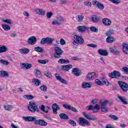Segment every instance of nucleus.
<instances>
[{"instance_id": "nucleus-59", "label": "nucleus", "mask_w": 128, "mask_h": 128, "mask_svg": "<svg viewBox=\"0 0 128 128\" xmlns=\"http://www.w3.org/2000/svg\"><path fill=\"white\" fill-rule=\"evenodd\" d=\"M84 18V17L82 15H78V22H82V20Z\"/></svg>"}, {"instance_id": "nucleus-48", "label": "nucleus", "mask_w": 128, "mask_h": 128, "mask_svg": "<svg viewBox=\"0 0 128 128\" xmlns=\"http://www.w3.org/2000/svg\"><path fill=\"white\" fill-rule=\"evenodd\" d=\"M4 108L6 110H10L12 108V105H5Z\"/></svg>"}, {"instance_id": "nucleus-64", "label": "nucleus", "mask_w": 128, "mask_h": 128, "mask_svg": "<svg viewBox=\"0 0 128 128\" xmlns=\"http://www.w3.org/2000/svg\"><path fill=\"white\" fill-rule=\"evenodd\" d=\"M96 102H98V100L94 98L91 101V104H96Z\"/></svg>"}, {"instance_id": "nucleus-27", "label": "nucleus", "mask_w": 128, "mask_h": 128, "mask_svg": "<svg viewBox=\"0 0 128 128\" xmlns=\"http://www.w3.org/2000/svg\"><path fill=\"white\" fill-rule=\"evenodd\" d=\"M118 98L124 104H128V102H126V98L124 96H118Z\"/></svg>"}, {"instance_id": "nucleus-14", "label": "nucleus", "mask_w": 128, "mask_h": 128, "mask_svg": "<svg viewBox=\"0 0 128 128\" xmlns=\"http://www.w3.org/2000/svg\"><path fill=\"white\" fill-rule=\"evenodd\" d=\"M55 76L57 80L60 82L64 84H68V81H66V80L62 79L58 74H55Z\"/></svg>"}, {"instance_id": "nucleus-1", "label": "nucleus", "mask_w": 128, "mask_h": 128, "mask_svg": "<svg viewBox=\"0 0 128 128\" xmlns=\"http://www.w3.org/2000/svg\"><path fill=\"white\" fill-rule=\"evenodd\" d=\"M74 39L72 40L71 44H72L75 46H78V44H82L84 42V38L80 36L74 35Z\"/></svg>"}, {"instance_id": "nucleus-11", "label": "nucleus", "mask_w": 128, "mask_h": 128, "mask_svg": "<svg viewBox=\"0 0 128 128\" xmlns=\"http://www.w3.org/2000/svg\"><path fill=\"white\" fill-rule=\"evenodd\" d=\"M86 76V80H94V78H96V72H92L88 73Z\"/></svg>"}, {"instance_id": "nucleus-42", "label": "nucleus", "mask_w": 128, "mask_h": 128, "mask_svg": "<svg viewBox=\"0 0 128 128\" xmlns=\"http://www.w3.org/2000/svg\"><path fill=\"white\" fill-rule=\"evenodd\" d=\"M40 88L44 92H48V88L44 85H42L41 86H40Z\"/></svg>"}, {"instance_id": "nucleus-60", "label": "nucleus", "mask_w": 128, "mask_h": 128, "mask_svg": "<svg viewBox=\"0 0 128 128\" xmlns=\"http://www.w3.org/2000/svg\"><path fill=\"white\" fill-rule=\"evenodd\" d=\"M84 4L86 6H92V2L88 1L84 2Z\"/></svg>"}, {"instance_id": "nucleus-38", "label": "nucleus", "mask_w": 128, "mask_h": 128, "mask_svg": "<svg viewBox=\"0 0 128 128\" xmlns=\"http://www.w3.org/2000/svg\"><path fill=\"white\" fill-rule=\"evenodd\" d=\"M68 62H70V60H66L64 58H61L58 61V64H68Z\"/></svg>"}, {"instance_id": "nucleus-39", "label": "nucleus", "mask_w": 128, "mask_h": 128, "mask_svg": "<svg viewBox=\"0 0 128 128\" xmlns=\"http://www.w3.org/2000/svg\"><path fill=\"white\" fill-rule=\"evenodd\" d=\"M2 28L4 30H6V31L10 30V26L8 25L3 24H2Z\"/></svg>"}, {"instance_id": "nucleus-4", "label": "nucleus", "mask_w": 128, "mask_h": 128, "mask_svg": "<svg viewBox=\"0 0 128 128\" xmlns=\"http://www.w3.org/2000/svg\"><path fill=\"white\" fill-rule=\"evenodd\" d=\"M78 124L82 126H90V122L86 119L82 117L79 118Z\"/></svg>"}, {"instance_id": "nucleus-16", "label": "nucleus", "mask_w": 128, "mask_h": 128, "mask_svg": "<svg viewBox=\"0 0 128 128\" xmlns=\"http://www.w3.org/2000/svg\"><path fill=\"white\" fill-rule=\"evenodd\" d=\"M100 110V106L98 104H96L94 106L92 105H90L88 106L86 108V110Z\"/></svg>"}, {"instance_id": "nucleus-26", "label": "nucleus", "mask_w": 128, "mask_h": 128, "mask_svg": "<svg viewBox=\"0 0 128 128\" xmlns=\"http://www.w3.org/2000/svg\"><path fill=\"white\" fill-rule=\"evenodd\" d=\"M22 68H26V70H30L32 66V64L26 63H22Z\"/></svg>"}, {"instance_id": "nucleus-30", "label": "nucleus", "mask_w": 128, "mask_h": 128, "mask_svg": "<svg viewBox=\"0 0 128 128\" xmlns=\"http://www.w3.org/2000/svg\"><path fill=\"white\" fill-rule=\"evenodd\" d=\"M8 52V48L6 46H0V54H2V52Z\"/></svg>"}, {"instance_id": "nucleus-37", "label": "nucleus", "mask_w": 128, "mask_h": 128, "mask_svg": "<svg viewBox=\"0 0 128 128\" xmlns=\"http://www.w3.org/2000/svg\"><path fill=\"white\" fill-rule=\"evenodd\" d=\"M106 42H107L108 44H112V42H114V37L108 36L106 39Z\"/></svg>"}, {"instance_id": "nucleus-23", "label": "nucleus", "mask_w": 128, "mask_h": 128, "mask_svg": "<svg viewBox=\"0 0 128 128\" xmlns=\"http://www.w3.org/2000/svg\"><path fill=\"white\" fill-rule=\"evenodd\" d=\"M83 114L87 120H96V118L88 116L86 112H83Z\"/></svg>"}, {"instance_id": "nucleus-22", "label": "nucleus", "mask_w": 128, "mask_h": 128, "mask_svg": "<svg viewBox=\"0 0 128 128\" xmlns=\"http://www.w3.org/2000/svg\"><path fill=\"white\" fill-rule=\"evenodd\" d=\"M35 12L40 16H44V14H46V11L42 9L36 8V9Z\"/></svg>"}, {"instance_id": "nucleus-41", "label": "nucleus", "mask_w": 128, "mask_h": 128, "mask_svg": "<svg viewBox=\"0 0 128 128\" xmlns=\"http://www.w3.org/2000/svg\"><path fill=\"white\" fill-rule=\"evenodd\" d=\"M97 6L100 10H102L104 8V6L100 2H98V4H97Z\"/></svg>"}, {"instance_id": "nucleus-43", "label": "nucleus", "mask_w": 128, "mask_h": 128, "mask_svg": "<svg viewBox=\"0 0 128 128\" xmlns=\"http://www.w3.org/2000/svg\"><path fill=\"white\" fill-rule=\"evenodd\" d=\"M0 64H4V66H8V64H10L8 61H6L4 60H0Z\"/></svg>"}, {"instance_id": "nucleus-5", "label": "nucleus", "mask_w": 128, "mask_h": 128, "mask_svg": "<svg viewBox=\"0 0 128 128\" xmlns=\"http://www.w3.org/2000/svg\"><path fill=\"white\" fill-rule=\"evenodd\" d=\"M118 84L120 86L121 90H123V92H126L128 90V84L122 82V81H118Z\"/></svg>"}, {"instance_id": "nucleus-8", "label": "nucleus", "mask_w": 128, "mask_h": 128, "mask_svg": "<svg viewBox=\"0 0 128 128\" xmlns=\"http://www.w3.org/2000/svg\"><path fill=\"white\" fill-rule=\"evenodd\" d=\"M62 106L66 110H72V112H78V110L76 108L72 107V106L66 104H64L62 105Z\"/></svg>"}, {"instance_id": "nucleus-34", "label": "nucleus", "mask_w": 128, "mask_h": 128, "mask_svg": "<svg viewBox=\"0 0 128 128\" xmlns=\"http://www.w3.org/2000/svg\"><path fill=\"white\" fill-rule=\"evenodd\" d=\"M34 74H36V76L39 78H42V76H38V74L40 76H42V72H40V71L38 69H34Z\"/></svg>"}, {"instance_id": "nucleus-51", "label": "nucleus", "mask_w": 128, "mask_h": 128, "mask_svg": "<svg viewBox=\"0 0 128 128\" xmlns=\"http://www.w3.org/2000/svg\"><path fill=\"white\" fill-rule=\"evenodd\" d=\"M52 24H54L55 26H56V25L62 26V22H58V20L53 21V22H52Z\"/></svg>"}, {"instance_id": "nucleus-18", "label": "nucleus", "mask_w": 128, "mask_h": 128, "mask_svg": "<svg viewBox=\"0 0 128 128\" xmlns=\"http://www.w3.org/2000/svg\"><path fill=\"white\" fill-rule=\"evenodd\" d=\"M102 22L104 24V26H107L112 24V21H110L108 18H104L102 19Z\"/></svg>"}, {"instance_id": "nucleus-61", "label": "nucleus", "mask_w": 128, "mask_h": 128, "mask_svg": "<svg viewBox=\"0 0 128 128\" xmlns=\"http://www.w3.org/2000/svg\"><path fill=\"white\" fill-rule=\"evenodd\" d=\"M38 62L39 64H46V62L44 60H38Z\"/></svg>"}, {"instance_id": "nucleus-45", "label": "nucleus", "mask_w": 128, "mask_h": 128, "mask_svg": "<svg viewBox=\"0 0 128 128\" xmlns=\"http://www.w3.org/2000/svg\"><path fill=\"white\" fill-rule=\"evenodd\" d=\"M101 112H108L110 109L106 107H101Z\"/></svg>"}, {"instance_id": "nucleus-52", "label": "nucleus", "mask_w": 128, "mask_h": 128, "mask_svg": "<svg viewBox=\"0 0 128 128\" xmlns=\"http://www.w3.org/2000/svg\"><path fill=\"white\" fill-rule=\"evenodd\" d=\"M109 118H112V120H118V118L114 115H110Z\"/></svg>"}, {"instance_id": "nucleus-12", "label": "nucleus", "mask_w": 128, "mask_h": 128, "mask_svg": "<svg viewBox=\"0 0 128 128\" xmlns=\"http://www.w3.org/2000/svg\"><path fill=\"white\" fill-rule=\"evenodd\" d=\"M72 74H74V76H80L82 74V73L80 72V70L76 68H73L72 70Z\"/></svg>"}, {"instance_id": "nucleus-10", "label": "nucleus", "mask_w": 128, "mask_h": 128, "mask_svg": "<svg viewBox=\"0 0 128 128\" xmlns=\"http://www.w3.org/2000/svg\"><path fill=\"white\" fill-rule=\"evenodd\" d=\"M23 118L25 122H34V124H36V117L32 116H24Z\"/></svg>"}, {"instance_id": "nucleus-7", "label": "nucleus", "mask_w": 128, "mask_h": 128, "mask_svg": "<svg viewBox=\"0 0 128 128\" xmlns=\"http://www.w3.org/2000/svg\"><path fill=\"white\" fill-rule=\"evenodd\" d=\"M108 76L111 78H117L120 76V72L118 71L114 70L108 74Z\"/></svg>"}, {"instance_id": "nucleus-33", "label": "nucleus", "mask_w": 128, "mask_h": 128, "mask_svg": "<svg viewBox=\"0 0 128 128\" xmlns=\"http://www.w3.org/2000/svg\"><path fill=\"white\" fill-rule=\"evenodd\" d=\"M34 50H35V52H42V54H44V49L42 48L40 46H37V47H35L34 48Z\"/></svg>"}, {"instance_id": "nucleus-20", "label": "nucleus", "mask_w": 128, "mask_h": 128, "mask_svg": "<svg viewBox=\"0 0 128 128\" xmlns=\"http://www.w3.org/2000/svg\"><path fill=\"white\" fill-rule=\"evenodd\" d=\"M72 68V64H67L66 66H62V70H66V72H68L70 68Z\"/></svg>"}, {"instance_id": "nucleus-25", "label": "nucleus", "mask_w": 128, "mask_h": 128, "mask_svg": "<svg viewBox=\"0 0 128 128\" xmlns=\"http://www.w3.org/2000/svg\"><path fill=\"white\" fill-rule=\"evenodd\" d=\"M123 49L122 50L124 54H128V44L126 43L122 44Z\"/></svg>"}, {"instance_id": "nucleus-57", "label": "nucleus", "mask_w": 128, "mask_h": 128, "mask_svg": "<svg viewBox=\"0 0 128 128\" xmlns=\"http://www.w3.org/2000/svg\"><path fill=\"white\" fill-rule=\"evenodd\" d=\"M95 82L97 84H98V86H104V83L98 79L95 80Z\"/></svg>"}, {"instance_id": "nucleus-62", "label": "nucleus", "mask_w": 128, "mask_h": 128, "mask_svg": "<svg viewBox=\"0 0 128 128\" xmlns=\"http://www.w3.org/2000/svg\"><path fill=\"white\" fill-rule=\"evenodd\" d=\"M53 15L52 12H48L46 14V16L48 18H52V16Z\"/></svg>"}, {"instance_id": "nucleus-47", "label": "nucleus", "mask_w": 128, "mask_h": 128, "mask_svg": "<svg viewBox=\"0 0 128 128\" xmlns=\"http://www.w3.org/2000/svg\"><path fill=\"white\" fill-rule=\"evenodd\" d=\"M109 1L115 4H120L122 2L120 0H109Z\"/></svg>"}, {"instance_id": "nucleus-32", "label": "nucleus", "mask_w": 128, "mask_h": 128, "mask_svg": "<svg viewBox=\"0 0 128 128\" xmlns=\"http://www.w3.org/2000/svg\"><path fill=\"white\" fill-rule=\"evenodd\" d=\"M52 108L53 110V113L54 114H58L57 108H58V104H54L52 106Z\"/></svg>"}, {"instance_id": "nucleus-49", "label": "nucleus", "mask_w": 128, "mask_h": 128, "mask_svg": "<svg viewBox=\"0 0 128 128\" xmlns=\"http://www.w3.org/2000/svg\"><path fill=\"white\" fill-rule=\"evenodd\" d=\"M68 124H71L73 126H76V123L74 120H70L68 122Z\"/></svg>"}, {"instance_id": "nucleus-35", "label": "nucleus", "mask_w": 128, "mask_h": 128, "mask_svg": "<svg viewBox=\"0 0 128 128\" xmlns=\"http://www.w3.org/2000/svg\"><path fill=\"white\" fill-rule=\"evenodd\" d=\"M91 20L93 22H100V18L96 15L92 16L91 17Z\"/></svg>"}, {"instance_id": "nucleus-24", "label": "nucleus", "mask_w": 128, "mask_h": 128, "mask_svg": "<svg viewBox=\"0 0 128 128\" xmlns=\"http://www.w3.org/2000/svg\"><path fill=\"white\" fill-rule=\"evenodd\" d=\"M19 52L22 54H28L30 52V49L26 48H21L19 50Z\"/></svg>"}, {"instance_id": "nucleus-15", "label": "nucleus", "mask_w": 128, "mask_h": 128, "mask_svg": "<svg viewBox=\"0 0 128 128\" xmlns=\"http://www.w3.org/2000/svg\"><path fill=\"white\" fill-rule=\"evenodd\" d=\"M28 42L30 44H32V46H34V44L36 42V38L34 37V36L30 37L28 38Z\"/></svg>"}, {"instance_id": "nucleus-40", "label": "nucleus", "mask_w": 128, "mask_h": 128, "mask_svg": "<svg viewBox=\"0 0 128 128\" xmlns=\"http://www.w3.org/2000/svg\"><path fill=\"white\" fill-rule=\"evenodd\" d=\"M56 19L58 22H64V17L62 16H57Z\"/></svg>"}, {"instance_id": "nucleus-58", "label": "nucleus", "mask_w": 128, "mask_h": 128, "mask_svg": "<svg viewBox=\"0 0 128 128\" xmlns=\"http://www.w3.org/2000/svg\"><path fill=\"white\" fill-rule=\"evenodd\" d=\"M24 98L27 100H32L34 96H32V95H25Z\"/></svg>"}, {"instance_id": "nucleus-21", "label": "nucleus", "mask_w": 128, "mask_h": 128, "mask_svg": "<svg viewBox=\"0 0 128 128\" xmlns=\"http://www.w3.org/2000/svg\"><path fill=\"white\" fill-rule=\"evenodd\" d=\"M10 76L8 72L6 70H0V76H4V78H8Z\"/></svg>"}, {"instance_id": "nucleus-44", "label": "nucleus", "mask_w": 128, "mask_h": 128, "mask_svg": "<svg viewBox=\"0 0 128 128\" xmlns=\"http://www.w3.org/2000/svg\"><path fill=\"white\" fill-rule=\"evenodd\" d=\"M90 30L93 32H98V28L95 26H91L90 27Z\"/></svg>"}, {"instance_id": "nucleus-28", "label": "nucleus", "mask_w": 128, "mask_h": 128, "mask_svg": "<svg viewBox=\"0 0 128 128\" xmlns=\"http://www.w3.org/2000/svg\"><path fill=\"white\" fill-rule=\"evenodd\" d=\"M110 50L112 52V54H120V51L116 50V48L110 47Z\"/></svg>"}, {"instance_id": "nucleus-9", "label": "nucleus", "mask_w": 128, "mask_h": 128, "mask_svg": "<svg viewBox=\"0 0 128 128\" xmlns=\"http://www.w3.org/2000/svg\"><path fill=\"white\" fill-rule=\"evenodd\" d=\"M35 124H38L41 126H48V122H46L44 120L39 119L36 121Z\"/></svg>"}, {"instance_id": "nucleus-17", "label": "nucleus", "mask_w": 128, "mask_h": 128, "mask_svg": "<svg viewBox=\"0 0 128 128\" xmlns=\"http://www.w3.org/2000/svg\"><path fill=\"white\" fill-rule=\"evenodd\" d=\"M77 28L80 32H84L86 30H88V28L86 26H79L77 27Z\"/></svg>"}, {"instance_id": "nucleus-50", "label": "nucleus", "mask_w": 128, "mask_h": 128, "mask_svg": "<svg viewBox=\"0 0 128 128\" xmlns=\"http://www.w3.org/2000/svg\"><path fill=\"white\" fill-rule=\"evenodd\" d=\"M122 72H124V74H128V68L126 66L123 67L122 69Z\"/></svg>"}, {"instance_id": "nucleus-19", "label": "nucleus", "mask_w": 128, "mask_h": 128, "mask_svg": "<svg viewBox=\"0 0 128 128\" xmlns=\"http://www.w3.org/2000/svg\"><path fill=\"white\" fill-rule=\"evenodd\" d=\"M82 88H92V84L90 83L86 82H82Z\"/></svg>"}, {"instance_id": "nucleus-6", "label": "nucleus", "mask_w": 128, "mask_h": 128, "mask_svg": "<svg viewBox=\"0 0 128 128\" xmlns=\"http://www.w3.org/2000/svg\"><path fill=\"white\" fill-rule=\"evenodd\" d=\"M55 54H54V56L56 58H60V56L62 54V50L59 47H56L54 48Z\"/></svg>"}, {"instance_id": "nucleus-46", "label": "nucleus", "mask_w": 128, "mask_h": 128, "mask_svg": "<svg viewBox=\"0 0 128 128\" xmlns=\"http://www.w3.org/2000/svg\"><path fill=\"white\" fill-rule=\"evenodd\" d=\"M114 31L113 30L110 29L108 32H106V36H111V34H114Z\"/></svg>"}, {"instance_id": "nucleus-54", "label": "nucleus", "mask_w": 128, "mask_h": 128, "mask_svg": "<svg viewBox=\"0 0 128 128\" xmlns=\"http://www.w3.org/2000/svg\"><path fill=\"white\" fill-rule=\"evenodd\" d=\"M87 46H88L89 48H98V45L94 44H88Z\"/></svg>"}, {"instance_id": "nucleus-2", "label": "nucleus", "mask_w": 128, "mask_h": 128, "mask_svg": "<svg viewBox=\"0 0 128 128\" xmlns=\"http://www.w3.org/2000/svg\"><path fill=\"white\" fill-rule=\"evenodd\" d=\"M28 108L31 112H38V106L35 103L32 102H29V105L28 106Z\"/></svg>"}, {"instance_id": "nucleus-31", "label": "nucleus", "mask_w": 128, "mask_h": 128, "mask_svg": "<svg viewBox=\"0 0 128 128\" xmlns=\"http://www.w3.org/2000/svg\"><path fill=\"white\" fill-rule=\"evenodd\" d=\"M60 118L62 120H68V116L64 113H61L59 114Z\"/></svg>"}, {"instance_id": "nucleus-63", "label": "nucleus", "mask_w": 128, "mask_h": 128, "mask_svg": "<svg viewBox=\"0 0 128 128\" xmlns=\"http://www.w3.org/2000/svg\"><path fill=\"white\" fill-rule=\"evenodd\" d=\"M60 44L62 46H64V44H66V41L64 39H60Z\"/></svg>"}, {"instance_id": "nucleus-53", "label": "nucleus", "mask_w": 128, "mask_h": 128, "mask_svg": "<svg viewBox=\"0 0 128 128\" xmlns=\"http://www.w3.org/2000/svg\"><path fill=\"white\" fill-rule=\"evenodd\" d=\"M3 22H6L7 24H14V22L10 20V19H6L5 20H3Z\"/></svg>"}, {"instance_id": "nucleus-13", "label": "nucleus", "mask_w": 128, "mask_h": 128, "mask_svg": "<svg viewBox=\"0 0 128 128\" xmlns=\"http://www.w3.org/2000/svg\"><path fill=\"white\" fill-rule=\"evenodd\" d=\"M98 52L100 56H108V52L106 50L99 49Z\"/></svg>"}, {"instance_id": "nucleus-36", "label": "nucleus", "mask_w": 128, "mask_h": 128, "mask_svg": "<svg viewBox=\"0 0 128 128\" xmlns=\"http://www.w3.org/2000/svg\"><path fill=\"white\" fill-rule=\"evenodd\" d=\"M100 104L101 106V108H106V105L108 104V100H106L103 102L100 101Z\"/></svg>"}, {"instance_id": "nucleus-29", "label": "nucleus", "mask_w": 128, "mask_h": 128, "mask_svg": "<svg viewBox=\"0 0 128 128\" xmlns=\"http://www.w3.org/2000/svg\"><path fill=\"white\" fill-rule=\"evenodd\" d=\"M32 82L34 86H38L40 84V81L36 78L32 79Z\"/></svg>"}, {"instance_id": "nucleus-3", "label": "nucleus", "mask_w": 128, "mask_h": 128, "mask_svg": "<svg viewBox=\"0 0 128 128\" xmlns=\"http://www.w3.org/2000/svg\"><path fill=\"white\" fill-rule=\"evenodd\" d=\"M54 40V38H50L48 37L44 38L41 39L40 42V44H52V42Z\"/></svg>"}, {"instance_id": "nucleus-56", "label": "nucleus", "mask_w": 128, "mask_h": 128, "mask_svg": "<svg viewBox=\"0 0 128 128\" xmlns=\"http://www.w3.org/2000/svg\"><path fill=\"white\" fill-rule=\"evenodd\" d=\"M102 82H104V84H105L107 86H110V83L108 82V80L107 79H106L104 78H102Z\"/></svg>"}, {"instance_id": "nucleus-55", "label": "nucleus", "mask_w": 128, "mask_h": 128, "mask_svg": "<svg viewBox=\"0 0 128 128\" xmlns=\"http://www.w3.org/2000/svg\"><path fill=\"white\" fill-rule=\"evenodd\" d=\"M44 76H46L47 78H52V74L50 73V72H48V71H46V72H45V73H44Z\"/></svg>"}]
</instances>
